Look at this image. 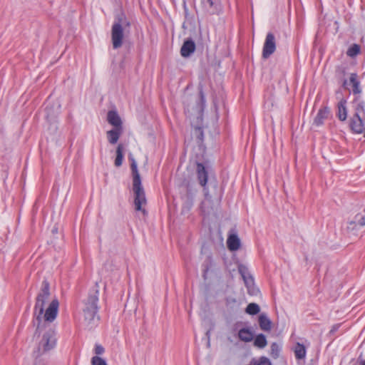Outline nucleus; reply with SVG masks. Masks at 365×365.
I'll return each instance as SVG.
<instances>
[{"mask_svg": "<svg viewBox=\"0 0 365 365\" xmlns=\"http://www.w3.org/2000/svg\"><path fill=\"white\" fill-rule=\"evenodd\" d=\"M128 159L130 161V169L133 177V191L134 192V205L137 211H141L145 214V210L143 209L142 205L146 204V197L145 190L142 185L141 178L138 170L137 163L131 154Z\"/></svg>", "mask_w": 365, "mask_h": 365, "instance_id": "f257e3e1", "label": "nucleus"}, {"mask_svg": "<svg viewBox=\"0 0 365 365\" xmlns=\"http://www.w3.org/2000/svg\"><path fill=\"white\" fill-rule=\"evenodd\" d=\"M98 285L96 284L92 289L90 290L86 299L83 301V307L82 309L83 319L88 325H93L96 319H99L97 315L98 307Z\"/></svg>", "mask_w": 365, "mask_h": 365, "instance_id": "f03ea898", "label": "nucleus"}, {"mask_svg": "<svg viewBox=\"0 0 365 365\" xmlns=\"http://www.w3.org/2000/svg\"><path fill=\"white\" fill-rule=\"evenodd\" d=\"M130 26V23L124 13L120 12L115 16L114 22L111 29V40L114 49L119 48L122 46L124 32Z\"/></svg>", "mask_w": 365, "mask_h": 365, "instance_id": "7ed1b4c3", "label": "nucleus"}, {"mask_svg": "<svg viewBox=\"0 0 365 365\" xmlns=\"http://www.w3.org/2000/svg\"><path fill=\"white\" fill-rule=\"evenodd\" d=\"M50 294V284L47 280H43L41 284L40 292L37 294L34 307L36 319L34 320V324L36 325V332L40 329L42 316L44 313L45 304Z\"/></svg>", "mask_w": 365, "mask_h": 365, "instance_id": "20e7f679", "label": "nucleus"}, {"mask_svg": "<svg viewBox=\"0 0 365 365\" xmlns=\"http://www.w3.org/2000/svg\"><path fill=\"white\" fill-rule=\"evenodd\" d=\"M57 344L56 331L54 329L49 327L44 331L41 339L38 341L36 351L34 353L36 356H41L53 350Z\"/></svg>", "mask_w": 365, "mask_h": 365, "instance_id": "39448f33", "label": "nucleus"}, {"mask_svg": "<svg viewBox=\"0 0 365 365\" xmlns=\"http://www.w3.org/2000/svg\"><path fill=\"white\" fill-rule=\"evenodd\" d=\"M208 167H206L202 163H196V175L197 180L200 186L203 187V191L205 192V196L206 200H210V196L209 195V192L207 187V183L208 181L209 177V170Z\"/></svg>", "mask_w": 365, "mask_h": 365, "instance_id": "423d86ee", "label": "nucleus"}, {"mask_svg": "<svg viewBox=\"0 0 365 365\" xmlns=\"http://www.w3.org/2000/svg\"><path fill=\"white\" fill-rule=\"evenodd\" d=\"M61 105L58 102L51 103L47 101L45 108L46 118L48 122L53 123L56 122V119L60 113Z\"/></svg>", "mask_w": 365, "mask_h": 365, "instance_id": "0eeeda50", "label": "nucleus"}, {"mask_svg": "<svg viewBox=\"0 0 365 365\" xmlns=\"http://www.w3.org/2000/svg\"><path fill=\"white\" fill-rule=\"evenodd\" d=\"M58 300L56 298L52 299L48 308L46 310L44 309V313L42 316L45 322H53L56 319L58 314Z\"/></svg>", "mask_w": 365, "mask_h": 365, "instance_id": "6e6552de", "label": "nucleus"}, {"mask_svg": "<svg viewBox=\"0 0 365 365\" xmlns=\"http://www.w3.org/2000/svg\"><path fill=\"white\" fill-rule=\"evenodd\" d=\"M275 37L272 33H268L262 49V57L265 59L268 58L275 51Z\"/></svg>", "mask_w": 365, "mask_h": 365, "instance_id": "1a4fd4ad", "label": "nucleus"}, {"mask_svg": "<svg viewBox=\"0 0 365 365\" xmlns=\"http://www.w3.org/2000/svg\"><path fill=\"white\" fill-rule=\"evenodd\" d=\"M364 226H365V208L348 222L347 230L352 232Z\"/></svg>", "mask_w": 365, "mask_h": 365, "instance_id": "9d476101", "label": "nucleus"}, {"mask_svg": "<svg viewBox=\"0 0 365 365\" xmlns=\"http://www.w3.org/2000/svg\"><path fill=\"white\" fill-rule=\"evenodd\" d=\"M350 128L356 133H363L365 137V116H354L350 120Z\"/></svg>", "mask_w": 365, "mask_h": 365, "instance_id": "9b49d317", "label": "nucleus"}, {"mask_svg": "<svg viewBox=\"0 0 365 365\" xmlns=\"http://www.w3.org/2000/svg\"><path fill=\"white\" fill-rule=\"evenodd\" d=\"M204 9L210 14H217L221 9L220 0H203Z\"/></svg>", "mask_w": 365, "mask_h": 365, "instance_id": "f8f14e48", "label": "nucleus"}, {"mask_svg": "<svg viewBox=\"0 0 365 365\" xmlns=\"http://www.w3.org/2000/svg\"><path fill=\"white\" fill-rule=\"evenodd\" d=\"M195 43L191 38L185 40L180 48V54L182 57L187 58L195 51Z\"/></svg>", "mask_w": 365, "mask_h": 365, "instance_id": "ddd939ff", "label": "nucleus"}, {"mask_svg": "<svg viewBox=\"0 0 365 365\" xmlns=\"http://www.w3.org/2000/svg\"><path fill=\"white\" fill-rule=\"evenodd\" d=\"M205 106V96L202 87L199 88V95L196 101V105L192 108L196 113L201 115Z\"/></svg>", "mask_w": 365, "mask_h": 365, "instance_id": "4468645a", "label": "nucleus"}, {"mask_svg": "<svg viewBox=\"0 0 365 365\" xmlns=\"http://www.w3.org/2000/svg\"><path fill=\"white\" fill-rule=\"evenodd\" d=\"M329 109L327 107L320 108L314 119V124L317 126L322 125L324 120L329 118Z\"/></svg>", "mask_w": 365, "mask_h": 365, "instance_id": "2eb2a0df", "label": "nucleus"}, {"mask_svg": "<svg viewBox=\"0 0 365 365\" xmlns=\"http://www.w3.org/2000/svg\"><path fill=\"white\" fill-rule=\"evenodd\" d=\"M107 120L108 122L114 126L115 128H123L121 119L116 111H108L107 115Z\"/></svg>", "mask_w": 365, "mask_h": 365, "instance_id": "dca6fc26", "label": "nucleus"}, {"mask_svg": "<svg viewBox=\"0 0 365 365\" xmlns=\"http://www.w3.org/2000/svg\"><path fill=\"white\" fill-rule=\"evenodd\" d=\"M238 272L242 276L245 285L253 284V277L250 274L248 268L244 264H240L238 266Z\"/></svg>", "mask_w": 365, "mask_h": 365, "instance_id": "f3484780", "label": "nucleus"}, {"mask_svg": "<svg viewBox=\"0 0 365 365\" xmlns=\"http://www.w3.org/2000/svg\"><path fill=\"white\" fill-rule=\"evenodd\" d=\"M123 128H113L108 131H107V138L108 142L114 145L117 143L120 135L122 134Z\"/></svg>", "mask_w": 365, "mask_h": 365, "instance_id": "a211bd4d", "label": "nucleus"}, {"mask_svg": "<svg viewBox=\"0 0 365 365\" xmlns=\"http://www.w3.org/2000/svg\"><path fill=\"white\" fill-rule=\"evenodd\" d=\"M258 322L262 330L269 331L272 329V322L265 313H262L259 316Z\"/></svg>", "mask_w": 365, "mask_h": 365, "instance_id": "6ab92c4d", "label": "nucleus"}, {"mask_svg": "<svg viewBox=\"0 0 365 365\" xmlns=\"http://www.w3.org/2000/svg\"><path fill=\"white\" fill-rule=\"evenodd\" d=\"M227 245L230 251H236L240 247V240L237 235H231L228 237L227 240Z\"/></svg>", "mask_w": 365, "mask_h": 365, "instance_id": "aec40b11", "label": "nucleus"}, {"mask_svg": "<svg viewBox=\"0 0 365 365\" xmlns=\"http://www.w3.org/2000/svg\"><path fill=\"white\" fill-rule=\"evenodd\" d=\"M239 339L245 342H250L252 341L254 337L253 332L249 328L240 329L238 331Z\"/></svg>", "mask_w": 365, "mask_h": 365, "instance_id": "412c9836", "label": "nucleus"}, {"mask_svg": "<svg viewBox=\"0 0 365 365\" xmlns=\"http://www.w3.org/2000/svg\"><path fill=\"white\" fill-rule=\"evenodd\" d=\"M346 101L341 99L338 103L337 117L341 121H344L347 118V110L346 108Z\"/></svg>", "mask_w": 365, "mask_h": 365, "instance_id": "4be33fe9", "label": "nucleus"}, {"mask_svg": "<svg viewBox=\"0 0 365 365\" xmlns=\"http://www.w3.org/2000/svg\"><path fill=\"white\" fill-rule=\"evenodd\" d=\"M357 77L356 73H351L349 78V83L352 85V92L354 94H360L361 93L360 83Z\"/></svg>", "mask_w": 365, "mask_h": 365, "instance_id": "5701e85b", "label": "nucleus"}, {"mask_svg": "<svg viewBox=\"0 0 365 365\" xmlns=\"http://www.w3.org/2000/svg\"><path fill=\"white\" fill-rule=\"evenodd\" d=\"M212 266H213V262H212V257L210 256L207 257L202 264V277L205 280H206L207 279L208 272H209L210 269L212 267Z\"/></svg>", "mask_w": 365, "mask_h": 365, "instance_id": "b1692460", "label": "nucleus"}, {"mask_svg": "<svg viewBox=\"0 0 365 365\" xmlns=\"http://www.w3.org/2000/svg\"><path fill=\"white\" fill-rule=\"evenodd\" d=\"M123 150H124V148H123V145L122 144H119L117 146V148H116V158L115 159V163H114L116 167L121 166V165L123 163Z\"/></svg>", "mask_w": 365, "mask_h": 365, "instance_id": "393cba45", "label": "nucleus"}, {"mask_svg": "<svg viewBox=\"0 0 365 365\" xmlns=\"http://www.w3.org/2000/svg\"><path fill=\"white\" fill-rule=\"evenodd\" d=\"M267 344V341L263 334H259L256 336L254 340V346L259 349L264 348Z\"/></svg>", "mask_w": 365, "mask_h": 365, "instance_id": "a878e982", "label": "nucleus"}, {"mask_svg": "<svg viewBox=\"0 0 365 365\" xmlns=\"http://www.w3.org/2000/svg\"><path fill=\"white\" fill-rule=\"evenodd\" d=\"M294 354L297 359H304L306 355L305 346L302 344L297 343L294 348Z\"/></svg>", "mask_w": 365, "mask_h": 365, "instance_id": "bb28decb", "label": "nucleus"}, {"mask_svg": "<svg viewBox=\"0 0 365 365\" xmlns=\"http://www.w3.org/2000/svg\"><path fill=\"white\" fill-rule=\"evenodd\" d=\"M245 312L247 314L250 315H255L260 312L259 306L256 303H250L246 309Z\"/></svg>", "mask_w": 365, "mask_h": 365, "instance_id": "cd10ccee", "label": "nucleus"}, {"mask_svg": "<svg viewBox=\"0 0 365 365\" xmlns=\"http://www.w3.org/2000/svg\"><path fill=\"white\" fill-rule=\"evenodd\" d=\"M280 351L281 348L277 343L273 342L271 344L269 354L273 359H277L279 356Z\"/></svg>", "mask_w": 365, "mask_h": 365, "instance_id": "c85d7f7f", "label": "nucleus"}, {"mask_svg": "<svg viewBox=\"0 0 365 365\" xmlns=\"http://www.w3.org/2000/svg\"><path fill=\"white\" fill-rule=\"evenodd\" d=\"M360 46L356 43L352 44L346 51V54L350 57H355L360 53Z\"/></svg>", "mask_w": 365, "mask_h": 365, "instance_id": "c756f323", "label": "nucleus"}, {"mask_svg": "<svg viewBox=\"0 0 365 365\" xmlns=\"http://www.w3.org/2000/svg\"><path fill=\"white\" fill-rule=\"evenodd\" d=\"M250 365H272L271 361L266 356H261L258 360L253 359Z\"/></svg>", "mask_w": 365, "mask_h": 365, "instance_id": "7c9ffc66", "label": "nucleus"}, {"mask_svg": "<svg viewBox=\"0 0 365 365\" xmlns=\"http://www.w3.org/2000/svg\"><path fill=\"white\" fill-rule=\"evenodd\" d=\"M354 116H365L364 103V102L359 103L355 108Z\"/></svg>", "mask_w": 365, "mask_h": 365, "instance_id": "2f4dec72", "label": "nucleus"}, {"mask_svg": "<svg viewBox=\"0 0 365 365\" xmlns=\"http://www.w3.org/2000/svg\"><path fill=\"white\" fill-rule=\"evenodd\" d=\"M194 135L196 137V138L198 140V143H201L203 141L204 139V133L203 130L200 126H196L194 128Z\"/></svg>", "mask_w": 365, "mask_h": 365, "instance_id": "473e14b6", "label": "nucleus"}, {"mask_svg": "<svg viewBox=\"0 0 365 365\" xmlns=\"http://www.w3.org/2000/svg\"><path fill=\"white\" fill-rule=\"evenodd\" d=\"M91 365H107V364L102 358L95 356L91 359Z\"/></svg>", "mask_w": 365, "mask_h": 365, "instance_id": "72a5a7b5", "label": "nucleus"}, {"mask_svg": "<svg viewBox=\"0 0 365 365\" xmlns=\"http://www.w3.org/2000/svg\"><path fill=\"white\" fill-rule=\"evenodd\" d=\"M247 288V290H248V293L250 294V295H257V294L259 292V289H257L255 286V282L253 281V284H250V285H246Z\"/></svg>", "mask_w": 365, "mask_h": 365, "instance_id": "f704fd0d", "label": "nucleus"}, {"mask_svg": "<svg viewBox=\"0 0 365 365\" xmlns=\"http://www.w3.org/2000/svg\"><path fill=\"white\" fill-rule=\"evenodd\" d=\"M105 351V349L103 348V346L101 344H96L95 345V348H94V353L98 356V355H101L104 353Z\"/></svg>", "mask_w": 365, "mask_h": 365, "instance_id": "c9c22d12", "label": "nucleus"}, {"mask_svg": "<svg viewBox=\"0 0 365 365\" xmlns=\"http://www.w3.org/2000/svg\"><path fill=\"white\" fill-rule=\"evenodd\" d=\"M339 327H340V324H336L333 325L329 333L331 334H334L338 330Z\"/></svg>", "mask_w": 365, "mask_h": 365, "instance_id": "e433bc0d", "label": "nucleus"}, {"mask_svg": "<svg viewBox=\"0 0 365 365\" xmlns=\"http://www.w3.org/2000/svg\"><path fill=\"white\" fill-rule=\"evenodd\" d=\"M206 203H207V201L205 200V201L202 202V204H201V209H202L203 212H206L205 210V207Z\"/></svg>", "mask_w": 365, "mask_h": 365, "instance_id": "4c0bfd02", "label": "nucleus"}, {"mask_svg": "<svg viewBox=\"0 0 365 365\" xmlns=\"http://www.w3.org/2000/svg\"><path fill=\"white\" fill-rule=\"evenodd\" d=\"M34 365H46L44 362L41 360L36 361Z\"/></svg>", "mask_w": 365, "mask_h": 365, "instance_id": "58836bf2", "label": "nucleus"}, {"mask_svg": "<svg viewBox=\"0 0 365 365\" xmlns=\"http://www.w3.org/2000/svg\"><path fill=\"white\" fill-rule=\"evenodd\" d=\"M360 365H365V360H361L360 361Z\"/></svg>", "mask_w": 365, "mask_h": 365, "instance_id": "ea45409f", "label": "nucleus"}, {"mask_svg": "<svg viewBox=\"0 0 365 365\" xmlns=\"http://www.w3.org/2000/svg\"><path fill=\"white\" fill-rule=\"evenodd\" d=\"M346 84V80H344V83H343V86H345Z\"/></svg>", "mask_w": 365, "mask_h": 365, "instance_id": "a19ab883", "label": "nucleus"}]
</instances>
